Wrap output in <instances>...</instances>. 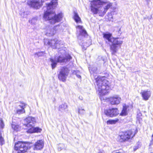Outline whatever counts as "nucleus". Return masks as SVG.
Listing matches in <instances>:
<instances>
[{
  "label": "nucleus",
  "mask_w": 153,
  "mask_h": 153,
  "mask_svg": "<svg viewBox=\"0 0 153 153\" xmlns=\"http://www.w3.org/2000/svg\"><path fill=\"white\" fill-rule=\"evenodd\" d=\"M14 149L15 150L18 151V152L19 153H24L27 150V147L25 143L19 142L15 143Z\"/></svg>",
  "instance_id": "nucleus-9"
},
{
  "label": "nucleus",
  "mask_w": 153,
  "mask_h": 153,
  "mask_svg": "<svg viewBox=\"0 0 153 153\" xmlns=\"http://www.w3.org/2000/svg\"><path fill=\"white\" fill-rule=\"evenodd\" d=\"M25 107V104L24 103L22 102L20 103L16 108V111L15 112L16 114H22L25 112L24 108Z\"/></svg>",
  "instance_id": "nucleus-15"
},
{
  "label": "nucleus",
  "mask_w": 153,
  "mask_h": 153,
  "mask_svg": "<svg viewBox=\"0 0 153 153\" xmlns=\"http://www.w3.org/2000/svg\"><path fill=\"white\" fill-rule=\"evenodd\" d=\"M60 25H59L54 27L53 30V32L51 33V35H54L55 33H56V31H57L59 29H60Z\"/></svg>",
  "instance_id": "nucleus-22"
},
{
  "label": "nucleus",
  "mask_w": 153,
  "mask_h": 153,
  "mask_svg": "<svg viewBox=\"0 0 153 153\" xmlns=\"http://www.w3.org/2000/svg\"><path fill=\"white\" fill-rule=\"evenodd\" d=\"M41 131L42 129L38 127H34L33 126L28 129L27 132L30 133H39Z\"/></svg>",
  "instance_id": "nucleus-17"
},
{
  "label": "nucleus",
  "mask_w": 153,
  "mask_h": 153,
  "mask_svg": "<svg viewBox=\"0 0 153 153\" xmlns=\"http://www.w3.org/2000/svg\"><path fill=\"white\" fill-rule=\"evenodd\" d=\"M95 80L97 85L96 87L98 88L99 94L101 96L106 95L108 92L110 87L109 82L106 79V77L99 76L96 78Z\"/></svg>",
  "instance_id": "nucleus-5"
},
{
  "label": "nucleus",
  "mask_w": 153,
  "mask_h": 153,
  "mask_svg": "<svg viewBox=\"0 0 153 153\" xmlns=\"http://www.w3.org/2000/svg\"><path fill=\"white\" fill-rule=\"evenodd\" d=\"M44 43L45 45L49 46L53 49H58V52H59L60 50L64 49H65V51L66 48L64 47L63 42L58 40L57 39H55L51 40H47L45 41Z\"/></svg>",
  "instance_id": "nucleus-6"
},
{
  "label": "nucleus",
  "mask_w": 153,
  "mask_h": 153,
  "mask_svg": "<svg viewBox=\"0 0 153 153\" xmlns=\"http://www.w3.org/2000/svg\"><path fill=\"white\" fill-rule=\"evenodd\" d=\"M109 100L111 105H116L120 103L121 100V99L119 96L115 95L110 97Z\"/></svg>",
  "instance_id": "nucleus-13"
},
{
  "label": "nucleus",
  "mask_w": 153,
  "mask_h": 153,
  "mask_svg": "<svg viewBox=\"0 0 153 153\" xmlns=\"http://www.w3.org/2000/svg\"><path fill=\"white\" fill-rule=\"evenodd\" d=\"M138 149V147L136 146L134 149V151H135Z\"/></svg>",
  "instance_id": "nucleus-31"
},
{
  "label": "nucleus",
  "mask_w": 153,
  "mask_h": 153,
  "mask_svg": "<svg viewBox=\"0 0 153 153\" xmlns=\"http://www.w3.org/2000/svg\"><path fill=\"white\" fill-rule=\"evenodd\" d=\"M44 146V141L42 140H39L34 144L33 149L34 150H40L43 149Z\"/></svg>",
  "instance_id": "nucleus-14"
},
{
  "label": "nucleus",
  "mask_w": 153,
  "mask_h": 153,
  "mask_svg": "<svg viewBox=\"0 0 153 153\" xmlns=\"http://www.w3.org/2000/svg\"><path fill=\"white\" fill-rule=\"evenodd\" d=\"M19 126L18 125H12V128L15 130L18 131V129Z\"/></svg>",
  "instance_id": "nucleus-29"
},
{
  "label": "nucleus",
  "mask_w": 153,
  "mask_h": 153,
  "mask_svg": "<svg viewBox=\"0 0 153 153\" xmlns=\"http://www.w3.org/2000/svg\"><path fill=\"white\" fill-rule=\"evenodd\" d=\"M24 121V125L29 128L33 126L36 123L35 118L31 117L26 118Z\"/></svg>",
  "instance_id": "nucleus-10"
},
{
  "label": "nucleus",
  "mask_w": 153,
  "mask_h": 153,
  "mask_svg": "<svg viewBox=\"0 0 153 153\" xmlns=\"http://www.w3.org/2000/svg\"><path fill=\"white\" fill-rule=\"evenodd\" d=\"M68 72V69L66 67L62 68L58 74V77L59 80L65 82L66 80Z\"/></svg>",
  "instance_id": "nucleus-8"
},
{
  "label": "nucleus",
  "mask_w": 153,
  "mask_h": 153,
  "mask_svg": "<svg viewBox=\"0 0 153 153\" xmlns=\"http://www.w3.org/2000/svg\"><path fill=\"white\" fill-rule=\"evenodd\" d=\"M2 132H1V131L0 132V144L1 146H2L4 143V140L2 135Z\"/></svg>",
  "instance_id": "nucleus-24"
},
{
  "label": "nucleus",
  "mask_w": 153,
  "mask_h": 153,
  "mask_svg": "<svg viewBox=\"0 0 153 153\" xmlns=\"http://www.w3.org/2000/svg\"><path fill=\"white\" fill-rule=\"evenodd\" d=\"M0 128H3L4 126V124L3 122V121L2 119H0Z\"/></svg>",
  "instance_id": "nucleus-28"
},
{
  "label": "nucleus",
  "mask_w": 153,
  "mask_h": 153,
  "mask_svg": "<svg viewBox=\"0 0 153 153\" xmlns=\"http://www.w3.org/2000/svg\"><path fill=\"white\" fill-rule=\"evenodd\" d=\"M77 27L80 29V35L82 36L85 37L87 36V33L86 31L83 28L82 26L78 25Z\"/></svg>",
  "instance_id": "nucleus-18"
},
{
  "label": "nucleus",
  "mask_w": 153,
  "mask_h": 153,
  "mask_svg": "<svg viewBox=\"0 0 153 153\" xmlns=\"http://www.w3.org/2000/svg\"><path fill=\"white\" fill-rule=\"evenodd\" d=\"M112 6L111 3L104 2L100 0H94L91 3V10L94 14L99 13L104 15Z\"/></svg>",
  "instance_id": "nucleus-2"
},
{
  "label": "nucleus",
  "mask_w": 153,
  "mask_h": 153,
  "mask_svg": "<svg viewBox=\"0 0 153 153\" xmlns=\"http://www.w3.org/2000/svg\"><path fill=\"white\" fill-rule=\"evenodd\" d=\"M134 135L135 134L133 135L131 131L122 132L119 134L118 138L120 142H124L128 141L131 138H132Z\"/></svg>",
  "instance_id": "nucleus-7"
},
{
  "label": "nucleus",
  "mask_w": 153,
  "mask_h": 153,
  "mask_svg": "<svg viewBox=\"0 0 153 153\" xmlns=\"http://www.w3.org/2000/svg\"><path fill=\"white\" fill-rule=\"evenodd\" d=\"M118 120V119L116 120H109L107 121V123L109 124H114L117 122Z\"/></svg>",
  "instance_id": "nucleus-27"
},
{
  "label": "nucleus",
  "mask_w": 153,
  "mask_h": 153,
  "mask_svg": "<svg viewBox=\"0 0 153 153\" xmlns=\"http://www.w3.org/2000/svg\"><path fill=\"white\" fill-rule=\"evenodd\" d=\"M140 94H141L143 99L145 100H148L151 95L150 92L148 91H143L141 92Z\"/></svg>",
  "instance_id": "nucleus-16"
},
{
  "label": "nucleus",
  "mask_w": 153,
  "mask_h": 153,
  "mask_svg": "<svg viewBox=\"0 0 153 153\" xmlns=\"http://www.w3.org/2000/svg\"><path fill=\"white\" fill-rule=\"evenodd\" d=\"M58 4L57 0H52L51 2L46 4L47 10L44 12L43 18L46 21H49L51 24H54L59 22L62 18V13L56 15L53 9Z\"/></svg>",
  "instance_id": "nucleus-1"
},
{
  "label": "nucleus",
  "mask_w": 153,
  "mask_h": 153,
  "mask_svg": "<svg viewBox=\"0 0 153 153\" xmlns=\"http://www.w3.org/2000/svg\"><path fill=\"white\" fill-rule=\"evenodd\" d=\"M103 36L106 43L110 45L112 54H115L118 50V47H120L123 41L118 38L113 37L112 34L108 32L103 33Z\"/></svg>",
  "instance_id": "nucleus-3"
},
{
  "label": "nucleus",
  "mask_w": 153,
  "mask_h": 153,
  "mask_svg": "<svg viewBox=\"0 0 153 153\" xmlns=\"http://www.w3.org/2000/svg\"><path fill=\"white\" fill-rule=\"evenodd\" d=\"M97 153H103V152L102 151H100L99 152H98Z\"/></svg>",
  "instance_id": "nucleus-32"
},
{
  "label": "nucleus",
  "mask_w": 153,
  "mask_h": 153,
  "mask_svg": "<svg viewBox=\"0 0 153 153\" xmlns=\"http://www.w3.org/2000/svg\"><path fill=\"white\" fill-rule=\"evenodd\" d=\"M37 20V18L36 17L33 18L31 20H29V22L31 24L34 25L36 24Z\"/></svg>",
  "instance_id": "nucleus-23"
},
{
  "label": "nucleus",
  "mask_w": 153,
  "mask_h": 153,
  "mask_svg": "<svg viewBox=\"0 0 153 153\" xmlns=\"http://www.w3.org/2000/svg\"><path fill=\"white\" fill-rule=\"evenodd\" d=\"M105 114L108 116L112 117L117 116L119 114V111L117 108H111L105 110Z\"/></svg>",
  "instance_id": "nucleus-11"
},
{
  "label": "nucleus",
  "mask_w": 153,
  "mask_h": 153,
  "mask_svg": "<svg viewBox=\"0 0 153 153\" xmlns=\"http://www.w3.org/2000/svg\"><path fill=\"white\" fill-rule=\"evenodd\" d=\"M67 107L68 106L66 104H63L59 105L58 110L62 112H64L67 110Z\"/></svg>",
  "instance_id": "nucleus-19"
},
{
  "label": "nucleus",
  "mask_w": 153,
  "mask_h": 153,
  "mask_svg": "<svg viewBox=\"0 0 153 153\" xmlns=\"http://www.w3.org/2000/svg\"><path fill=\"white\" fill-rule=\"evenodd\" d=\"M80 99L81 100H82V99H81V98H80Z\"/></svg>",
  "instance_id": "nucleus-35"
},
{
  "label": "nucleus",
  "mask_w": 153,
  "mask_h": 153,
  "mask_svg": "<svg viewBox=\"0 0 153 153\" xmlns=\"http://www.w3.org/2000/svg\"><path fill=\"white\" fill-rule=\"evenodd\" d=\"M152 140H153V134L152 135Z\"/></svg>",
  "instance_id": "nucleus-34"
},
{
  "label": "nucleus",
  "mask_w": 153,
  "mask_h": 153,
  "mask_svg": "<svg viewBox=\"0 0 153 153\" xmlns=\"http://www.w3.org/2000/svg\"><path fill=\"white\" fill-rule=\"evenodd\" d=\"M78 111L79 114H85V110L82 107H79L78 108Z\"/></svg>",
  "instance_id": "nucleus-25"
},
{
  "label": "nucleus",
  "mask_w": 153,
  "mask_h": 153,
  "mask_svg": "<svg viewBox=\"0 0 153 153\" xmlns=\"http://www.w3.org/2000/svg\"><path fill=\"white\" fill-rule=\"evenodd\" d=\"M74 73H75V74L78 78L80 79L81 78V76L79 74V71H76L74 72Z\"/></svg>",
  "instance_id": "nucleus-30"
},
{
  "label": "nucleus",
  "mask_w": 153,
  "mask_h": 153,
  "mask_svg": "<svg viewBox=\"0 0 153 153\" xmlns=\"http://www.w3.org/2000/svg\"><path fill=\"white\" fill-rule=\"evenodd\" d=\"M80 99L81 100H82V99H81V98H80Z\"/></svg>",
  "instance_id": "nucleus-36"
},
{
  "label": "nucleus",
  "mask_w": 153,
  "mask_h": 153,
  "mask_svg": "<svg viewBox=\"0 0 153 153\" xmlns=\"http://www.w3.org/2000/svg\"><path fill=\"white\" fill-rule=\"evenodd\" d=\"M128 107L126 104H124L123 105V108L120 114L121 116H125L127 115V109Z\"/></svg>",
  "instance_id": "nucleus-20"
},
{
  "label": "nucleus",
  "mask_w": 153,
  "mask_h": 153,
  "mask_svg": "<svg viewBox=\"0 0 153 153\" xmlns=\"http://www.w3.org/2000/svg\"><path fill=\"white\" fill-rule=\"evenodd\" d=\"M83 45H85V44H84ZM85 46H86V45H85Z\"/></svg>",
  "instance_id": "nucleus-37"
},
{
  "label": "nucleus",
  "mask_w": 153,
  "mask_h": 153,
  "mask_svg": "<svg viewBox=\"0 0 153 153\" xmlns=\"http://www.w3.org/2000/svg\"><path fill=\"white\" fill-rule=\"evenodd\" d=\"M27 4L36 9H39L42 5V3L36 0H29L27 2Z\"/></svg>",
  "instance_id": "nucleus-12"
},
{
  "label": "nucleus",
  "mask_w": 153,
  "mask_h": 153,
  "mask_svg": "<svg viewBox=\"0 0 153 153\" xmlns=\"http://www.w3.org/2000/svg\"><path fill=\"white\" fill-rule=\"evenodd\" d=\"M95 71L96 70H97V68H94V69Z\"/></svg>",
  "instance_id": "nucleus-33"
},
{
  "label": "nucleus",
  "mask_w": 153,
  "mask_h": 153,
  "mask_svg": "<svg viewBox=\"0 0 153 153\" xmlns=\"http://www.w3.org/2000/svg\"><path fill=\"white\" fill-rule=\"evenodd\" d=\"M45 53V51H40L36 53L35 55H36L38 57H40L43 56Z\"/></svg>",
  "instance_id": "nucleus-26"
},
{
  "label": "nucleus",
  "mask_w": 153,
  "mask_h": 153,
  "mask_svg": "<svg viewBox=\"0 0 153 153\" xmlns=\"http://www.w3.org/2000/svg\"><path fill=\"white\" fill-rule=\"evenodd\" d=\"M58 53V55L56 56L54 59L52 58L49 59L51 63V65L52 69L56 67L58 62L65 64L72 59V57L70 54L66 53L65 49L60 50Z\"/></svg>",
  "instance_id": "nucleus-4"
},
{
  "label": "nucleus",
  "mask_w": 153,
  "mask_h": 153,
  "mask_svg": "<svg viewBox=\"0 0 153 153\" xmlns=\"http://www.w3.org/2000/svg\"><path fill=\"white\" fill-rule=\"evenodd\" d=\"M73 18L75 21L77 23L81 21L80 17H79L76 11L74 12V16Z\"/></svg>",
  "instance_id": "nucleus-21"
}]
</instances>
